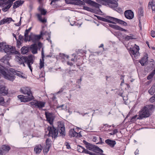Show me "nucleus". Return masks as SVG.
Instances as JSON below:
<instances>
[{
    "mask_svg": "<svg viewBox=\"0 0 155 155\" xmlns=\"http://www.w3.org/2000/svg\"><path fill=\"white\" fill-rule=\"evenodd\" d=\"M47 130L49 131L48 136L49 137H51L52 138L55 139L60 136L64 137L66 135L64 125L61 122L59 123L57 129H56L52 125V127L48 126Z\"/></svg>",
    "mask_w": 155,
    "mask_h": 155,
    "instance_id": "f257e3e1",
    "label": "nucleus"
},
{
    "mask_svg": "<svg viewBox=\"0 0 155 155\" xmlns=\"http://www.w3.org/2000/svg\"><path fill=\"white\" fill-rule=\"evenodd\" d=\"M20 92L25 94H27V96H24L20 95L18 97L21 102H26L29 101L34 98L32 95L30 89L29 87H23L20 89Z\"/></svg>",
    "mask_w": 155,
    "mask_h": 155,
    "instance_id": "f03ea898",
    "label": "nucleus"
},
{
    "mask_svg": "<svg viewBox=\"0 0 155 155\" xmlns=\"http://www.w3.org/2000/svg\"><path fill=\"white\" fill-rule=\"evenodd\" d=\"M16 60L21 64H23L25 66L24 62L26 63L31 72L32 71V68L31 66L32 64H33L34 60L32 58L31 55L28 56V58L26 56H17L16 57Z\"/></svg>",
    "mask_w": 155,
    "mask_h": 155,
    "instance_id": "7ed1b4c3",
    "label": "nucleus"
},
{
    "mask_svg": "<svg viewBox=\"0 0 155 155\" xmlns=\"http://www.w3.org/2000/svg\"><path fill=\"white\" fill-rule=\"evenodd\" d=\"M136 45L135 48H131L127 49L128 52L131 56L133 60L137 59V56L140 55V53L139 52L140 49L139 46L135 45Z\"/></svg>",
    "mask_w": 155,
    "mask_h": 155,
    "instance_id": "20e7f679",
    "label": "nucleus"
},
{
    "mask_svg": "<svg viewBox=\"0 0 155 155\" xmlns=\"http://www.w3.org/2000/svg\"><path fill=\"white\" fill-rule=\"evenodd\" d=\"M137 119H142L143 118L149 117L150 115L149 110L147 107L144 106L141 110Z\"/></svg>",
    "mask_w": 155,
    "mask_h": 155,
    "instance_id": "39448f33",
    "label": "nucleus"
},
{
    "mask_svg": "<svg viewBox=\"0 0 155 155\" xmlns=\"http://www.w3.org/2000/svg\"><path fill=\"white\" fill-rule=\"evenodd\" d=\"M46 31L44 32L41 31L40 35H30L29 37V41H32L33 42L35 43L39 41L42 36L44 35H46Z\"/></svg>",
    "mask_w": 155,
    "mask_h": 155,
    "instance_id": "423d86ee",
    "label": "nucleus"
},
{
    "mask_svg": "<svg viewBox=\"0 0 155 155\" xmlns=\"http://www.w3.org/2000/svg\"><path fill=\"white\" fill-rule=\"evenodd\" d=\"M86 147L87 149L89 150L95 152L97 153H99V155H100V153H103V150L100 148L90 143H89V144L86 146Z\"/></svg>",
    "mask_w": 155,
    "mask_h": 155,
    "instance_id": "0eeeda50",
    "label": "nucleus"
},
{
    "mask_svg": "<svg viewBox=\"0 0 155 155\" xmlns=\"http://www.w3.org/2000/svg\"><path fill=\"white\" fill-rule=\"evenodd\" d=\"M2 75L5 78L11 81H13L15 78V76L10 71V68L8 71L3 72Z\"/></svg>",
    "mask_w": 155,
    "mask_h": 155,
    "instance_id": "6e6552de",
    "label": "nucleus"
},
{
    "mask_svg": "<svg viewBox=\"0 0 155 155\" xmlns=\"http://www.w3.org/2000/svg\"><path fill=\"white\" fill-rule=\"evenodd\" d=\"M65 2L68 4L76 5H85V4L81 0H65Z\"/></svg>",
    "mask_w": 155,
    "mask_h": 155,
    "instance_id": "1a4fd4ad",
    "label": "nucleus"
},
{
    "mask_svg": "<svg viewBox=\"0 0 155 155\" xmlns=\"http://www.w3.org/2000/svg\"><path fill=\"white\" fill-rule=\"evenodd\" d=\"M68 135L71 137H76L77 138L81 137H82L80 133L76 132L73 129H71L69 130Z\"/></svg>",
    "mask_w": 155,
    "mask_h": 155,
    "instance_id": "9d476101",
    "label": "nucleus"
},
{
    "mask_svg": "<svg viewBox=\"0 0 155 155\" xmlns=\"http://www.w3.org/2000/svg\"><path fill=\"white\" fill-rule=\"evenodd\" d=\"M10 58V57L9 55H6L1 59L0 61L5 64L7 67H8L10 66V64L9 62Z\"/></svg>",
    "mask_w": 155,
    "mask_h": 155,
    "instance_id": "9b49d317",
    "label": "nucleus"
},
{
    "mask_svg": "<svg viewBox=\"0 0 155 155\" xmlns=\"http://www.w3.org/2000/svg\"><path fill=\"white\" fill-rule=\"evenodd\" d=\"M47 120L50 124L52 125L53 119L52 117V114L51 113L48 112H45V114Z\"/></svg>",
    "mask_w": 155,
    "mask_h": 155,
    "instance_id": "f8f14e48",
    "label": "nucleus"
},
{
    "mask_svg": "<svg viewBox=\"0 0 155 155\" xmlns=\"http://www.w3.org/2000/svg\"><path fill=\"white\" fill-rule=\"evenodd\" d=\"M148 54L146 53L142 58L140 60H139V62H140L142 66H144L147 64L148 63Z\"/></svg>",
    "mask_w": 155,
    "mask_h": 155,
    "instance_id": "ddd939ff",
    "label": "nucleus"
},
{
    "mask_svg": "<svg viewBox=\"0 0 155 155\" xmlns=\"http://www.w3.org/2000/svg\"><path fill=\"white\" fill-rule=\"evenodd\" d=\"M106 18H107L108 19H110V20H112L113 22H114L115 23V22H116L119 24L123 25H124V24L125 23H126L125 21L121 20L114 17H111L109 16H107L106 17Z\"/></svg>",
    "mask_w": 155,
    "mask_h": 155,
    "instance_id": "4468645a",
    "label": "nucleus"
},
{
    "mask_svg": "<svg viewBox=\"0 0 155 155\" xmlns=\"http://www.w3.org/2000/svg\"><path fill=\"white\" fill-rule=\"evenodd\" d=\"M29 48L30 51H31L33 54H35L37 53L38 48L36 44L34 43L29 46Z\"/></svg>",
    "mask_w": 155,
    "mask_h": 155,
    "instance_id": "2eb2a0df",
    "label": "nucleus"
},
{
    "mask_svg": "<svg viewBox=\"0 0 155 155\" xmlns=\"http://www.w3.org/2000/svg\"><path fill=\"white\" fill-rule=\"evenodd\" d=\"M41 58L42 59H40V66L39 68L40 69L42 68L44 66V58H45V55L44 54L43 48H42L41 50Z\"/></svg>",
    "mask_w": 155,
    "mask_h": 155,
    "instance_id": "dca6fc26",
    "label": "nucleus"
},
{
    "mask_svg": "<svg viewBox=\"0 0 155 155\" xmlns=\"http://www.w3.org/2000/svg\"><path fill=\"white\" fill-rule=\"evenodd\" d=\"M10 71L13 74H14V75H17L19 77L22 78H25V77L23 76L22 75V74L23 73H20V72L15 70V69L11 68H10Z\"/></svg>",
    "mask_w": 155,
    "mask_h": 155,
    "instance_id": "f3484780",
    "label": "nucleus"
},
{
    "mask_svg": "<svg viewBox=\"0 0 155 155\" xmlns=\"http://www.w3.org/2000/svg\"><path fill=\"white\" fill-rule=\"evenodd\" d=\"M134 17V12L131 10H127V19H131Z\"/></svg>",
    "mask_w": 155,
    "mask_h": 155,
    "instance_id": "a211bd4d",
    "label": "nucleus"
},
{
    "mask_svg": "<svg viewBox=\"0 0 155 155\" xmlns=\"http://www.w3.org/2000/svg\"><path fill=\"white\" fill-rule=\"evenodd\" d=\"M105 142L108 145L111 147H113L116 144V141L114 140H111L108 139L105 140Z\"/></svg>",
    "mask_w": 155,
    "mask_h": 155,
    "instance_id": "6ab92c4d",
    "label": "nucleus"
},
{
    "mask_svg": "<svg viewBox=\"0 0 155 155\" xmlns=\"http://www.w3.org/2000/svg\"><path fill=\"white\" fill-rule=\"evenodd\" d=\"M10 149V147L6 145H3L2 148L0 149L2 150V151L4 153H8Z\"/></svg>",
    "mask_w": 155,
    "mask_h": 155,
    "instance_id": "aec40b11",
    "label": "nucleus"
},
{
    "mask_svg": "<svg viewBox=\"0 0 155 155\" xmlns=\"http://www.w3.org/2000/svg\"><path fill=\"white\" fill-rule=\"evenodd\" d=\"M24 1H21V0H18L15 2L13 5V8L14 9H15L18 7H19L20 5H22Z\"/></svg>",
    "mask_w": 155,
    "mask_h": 155,
    "instance_id": "412c9836",
    "label": "nucleus"
},
{
    "mask_svg": "<svg viewBox=\"0 0 155 155\" xmlns=\"http://www.w3.org/2000/svg\"><path fill=\"white\" fill-rule=\"evenodd\" d=\"M8 94V91L5 89V86L0 87V95H5Z\"/></svg>",
    "mask_w": 155,
    "mask_h": 155,
    "instance_id": "4be33fe9",
    "label": "nucleus"
},
{
    "mask_svg": "<svg viewBox=\"0 0 155 155\" xmlns=\"http://www.w3.org/2000/svg\"><path fill=\"white\" fill-rule=\"evenodd\" d=\"M43 149L41 145L39 144L35 146L34 148V151L36 154H39Z\"/></svg>",
    "mask_w": 155,
    "mask_h": 155,
    "instance_id": "5701e85b",
    "label": "nucleus"
},
{
    "mask_svg": "<svg viewBox=\"0 0 155 155\" xmlns=\"http://www.w3.org/2000/svg\"><path fill=\"white\" fill-rule=\"evenodd\" d=\"M21 50L22 54H26L30 51L29 46H23L21 48Z\"/></svg>",
    "mask_w": 155,
    "mask_h": 155,
    "instance_id": "b1692460",
    "label": "nucleus"
},
{
    "mask_svg": "<svg viewBox=\"0 0 155 155\" xmlns=\"http://www.w3.org/2000/svg\"><path fill=\"white\" fill-rule=\"evenodd\" d=\"M36 107L38 108H42L45 107V103L44 102H42L37 100Z\"/></svg>",
    "mask_w": 155,
    "mask_h": 155,
    "instance_id": "393cba45",
    "label": "nucleus"
},
{
    "mask_svg": "<svg viewBox=\"0 0 155 155\" xmlns=\"http://www.w3.org/2000/svg\"><path fill=\"white\" fill-rule=\"evenodd\" d=\"M154 64V61L153 59H151L149 61L147 66L149 70H152L153 68Z\"/></svg>",
    "mask_w": 155,
    "mask_h": 155,
    "instance_id": "a878e982",
    "label": "nucleus"
},
{
    "mask_svg": "<svg viewBox=\"0 0 155 155\" xmlns=\"http://www.w3.org/2000/svg\"><path fill=\"white\" fill-rule=\"evenodd\" d=\"M110 26L116 30L121 31H126V30L125 29H124L117 25H113L111 24L110 25Z\"/></svg>",
    "mask_w": 155,
    "mask_h": 155,
    "instance_id": "bb28decb",
    "label": "nucleus"
},
{
    "mask_svg": "<svg viewBox=\"0 0 155 155\" xmlns=\"http://www.w3.org/2000/svg\"><path fill=\"white\" fill-rule=\"evenodd\" d=\"M37 17H38V20L40 21H41V22H42L43 23H45L47 22V19L45 18L42 19V17L41 16V15H40V14H37Z\"/></svg>",
    "mask_w": 155,
    "mask_h": 155,
    "instance_id": "cd10ccee",
    "label": "nucleus"
},
{
    "mask_svg": "<svg viewBox=\"0 0 155 155\" xmlns=\"http://www.w3.org/2000/svg\"><path fill=\"white\" fill-rule=\"evenodd\" d=\"M137 37L132 34H130V35H127V40H130L136 39H137Z\"/></svg>",
    "mask_w": 155,
    "mask_h": 155,
    "instance_id": "c85d7f7f",
    "label": "nucleus"
},
{
    "mask_svg": "<svg viewBox=\"0 0 155 155\" xmlns=\"http://www.w3.org/2000/svg\"><path fill=\"white\" fill-rule=\"evenodd\" d=\"M38 10L40 12L41 15H45L47 13V11L44 9L39 7L38 8Z\"/></svg>",
    "mask_w": 155,
    "mask_h": 155,
    "instance_id": "c756f323",
    "label": "nucleus"
},
{
    "mask_svg": "<svg viewBox=\"0 0 155 155\" xmlns=\"http://www.w3.org/2000/svg\"><path fill=\"white\" fill-rule=\"evenodd\" d=\"M5 48L4 49L5 52H8L9 51H12V49L13 48V47L10 45H7L5 46Z\"/></svg>",
    "mask_w": 155,
    "mask_h": 155,
    "instance_id": "7c9ffc66",
    "label": "nucleus"
},
{
    "mask_svg": "<svg viewBox=\"0 0 155 155\" xmlns=\"http://www.w3.org/2000/svg\"><path fill=\"white\" fill-rule=\"evenodd\" d=\"M155 92V85H153L150 90H148L149 93L151 95H153Z\"/></svg>",
    "mask_w": 155,
    "mask_h": 155,
    "instance_id": "2f4dec72",
    "label": "nucleus"
},
{
    "mask_svg": "<svg viewBox=\"0 0 155 155\" xmlns=\"http://www.w3.org/2000/svg\"><path fill=\"white\" fill-rule=\"evenodd\" d=\"M50 147L49 146H45L44 147L43 151L45 154H47V153L49 151Z\"/></svg>",
    "mask_w": 155,
    "mask_h": 155,
    "instance_id": "473e14b6",
    "label": "nucleus"
},
{
    "mask_svg": "<svg viewBox=\"0 0 155 155\" xmlns=\"http://www.w3.org/2000/svg\"><path fill=\"white\" fill-rule=\"evenodd\" d=\"M137 115H135L134 116H133L131 118V119L130 120V122L132 123H134V122L136 121L138 119H137Z\"/></svg>",
    "mask_w": 155,
    "mask_h": 155,
    "instance_id": "72a5a7b5",
    "label": "nucleus"
},
{
    "mask_svg": "<svg viewBox=\"0 0 155 155\" xmlns=\"http://www.w3.org/2000/svg\"><path fill=\"white\" fill-rule=\"evenodd\" d=\"M51 140L49 138H47L45 141V146H49V147H51Z\"/></svg>",
    "mask_w": 155,
    "mask_h": 155,
    "instance_id": "f704fd0d",
    "label": "nucleus"
},
{
    "mask_svg": "<svg viewBox=\"0 0 155 155\" xmlns=\"http://www.w3.org/2000/svg\"><path fill=\"white\" fill-rule=\"evenodd\" d=\"M148 5H149L150 6H151L152 9L153 11H155V5L153 2V0L150 2L149 3Z\"/></svg>",
    "mask_w": 155,
    "mask_h": 155,
    "instance_id": "c9c22d12",
    "label": "nucleus"
},
{
    "mask_svg": "<svg viewBox=\"0 0 155 155\" xmlns=\"http://www.w3.org/2000/svg\"><path fill=\"white\" fill-rule=\"evenodd\" d=\"M102 21L107 22L108 23H112L113 24H115L114 22H113L112 20L109 19L107 18H103Z\"/></svg>",
    "mask_w": 155,
    "mask_h": 155,
    "instance_id": "e433bc0d",
    "label": "nucleus"
},
{
    "mask_svg": "<svg viewBox=\"0 0 155 155\" xmlns=\"http://www.w3.org/2000/svg\"><path fill=\"white\" fill-rule=\"evenodd\" d=\"M91 5L96 8H99V6L101 5L93 1H92Z\"/></svg>",
    "mask_w": 155,
    "mask_h": 155,
    "instance_id": "4c0bfd02",
    "label": "nucleus"
},
{
    "mask_svg": "<svg viewBox=\"0 0 155 155\" xmlns=\"http://www.w3.org/2000/svg\"><path fill=\"white\" fill-rule=\"evenodd\" d=\"M84 148L81 146L78 145L77 147V150L79 152L83 153Z\"/></svg>",
    "mask_w": 155,
    "mask_h": 155,
    "instance_id": "58836bf2",
    "label": "nucleus"
},
{
    "mask_svg": "<svg viewBox=\"0 0 155 155\" xmlns=\"http://www.w3.org/2000/svg\"><path fill=\"white\" fill-rule=\"evenodd\" d=\"M5 19L6 20V23L8 24L10 23L12 21L13 22L15 21L12 19V18L11 17L7 18H5Z\"/></svg>",
    "mask_w": 155,
    "mask_h": 155,
    "instance_id": "ea45409f",
    "label": "nucleus"
},
{
    "mask_svg": "<svg viewBox=\"0 0 155 155\" xmlns=\"http://www.w3.org/2000/svg\"><path fill=\"white\" fill-rule=\"evenodd\" d=\"M147 108L149 110V111L152 110L154 109L155 106L153 105H149L147 106Z\"/></svg>",
    "mask_w": 155,
    "mask_h": 155,
    "instance_id": "a19ab883",
    "label": "nucleus"
},
{
    "mask_svg": "<svg viewBox=\"0 0 155 155\" xmlns=\"http://www.w3.org/2000/svg\"><path fill=\"white\" fill-rule=\"evenodd\" d=\"M83 9L84 10H86L87 11H89L90 12H92L93 9L90 7L84 6H83Z\"/></svg>",
    "mask_w": 155,
    "mask_h": 155,
    "instance_id": "79ce46f5",
    "label": "nucleus"
},
{
    "mask_svg": "<svg viewBox=\"0 0 155 155\" xmlns=\"http://www.w3.org/2000/svg\"><path fill=\"white\" fill-rule=\"evenodd\" d=\"M4 67L0 64V73L2 75L3 74V72H5Z\"/></svg>",
    "mask_w": 155,
    "mask_h": 155,
    "instance_id": "37998d69",
    "label": "nucleus"
},
{
    "mask_svg": "<svg viewBox=\"0 0 155 155\" xmlns=\"http://www.w3.org/2000/svg\"><path fill=\"white\" fill-rule=\"evenodd\" d=\"M138 14L139 15L142 16L143 15V11L142 9L140 8L138 10Z\"/></svg>",
    "mask_w": 155,
    "mask_h": 155,
    "instance_id": "c03bdc74",
    "label": "nucleus"
},
{
    "mask_svg": "<svg viewBox=\"0 0 155 155\" xmlns=\"http://www.w3.org/2000/svg\"><path fill=\"white\" fill-rule=\"evenodd\" d=\"M83 2H83H84L85 4V3H87V4H88L90 5H91L92 2V1L91 0H83Z\"/></svg>",
    "mask_w": 155,
    "mask_h": 155,
    "instance_id": "a18cd8bd",
    "label": "nucleus"
},
{
    "mask_svg": "<svg viewBox=\"0 0 155 155\" xmlns=\"http://www.w3.org/2000/svg\"><path fill=\"white\" fill-rule=\"evenodd\" d=\"M46 35H47L48 36V37L46 39L49 41H50L51 42V40H50L51 33L48 32L47 31Z\"/></svg>",
    "mask_w": 155,
    "mask_h": 155,
    "instance_id": "49530a36",
    "label": "nucleus"
},
{
    "mask_svg": "<svg viewBox=\"0 0 155 155\" xmlns=\"http://www.w3.org/2000/svg\"><path fill=\"white\" fill-rule=\"evenodd\" d=\"M4 99L3 97H0V104L1 105H3L4 104Z\"/></svg>",
    "mask_w": 155,
    "mask_h": 155,
    "instance_id": "de8ad7c7",
    "label": "nucleus"
},
{
    "mask_svg": "<svg viewBox=\"0 0 155 155\" xmlns=\"http://www.w3.org/2000/svg\"><path fill=\"white\" fill-rule=\"evenodd\" d=\"M123 39H122V42L123 43V44L125 45V46L126 47V45L125 44V41L126 40V36H123L122 37H121Z\"/></svg>",
    "mask_w": 155,
    "mask_h": 155,
    "instance_id": "09e8293b",
    "label": "nucleus"
},
{
    "mask_svg": "<svg viewBox=\"0 0 155 155\" xmlns=\"http://www.w3.org/2000/svg\"><path fill=\"white\" fill-rule=\"evenodd\" d=\"M6 23V20L4 18L0 21V25H4Z\"/></svg>",
    "mask_w": 155,
    "mask_h": 155,
    "instance_id": "8fccbe9b",
    "label": "nucleus"
},
{
    "mask_svg": "<svg viewBox=\"0 0 155 155\" xmlns=\"http://www.w3.org/2000/svg\"><path fill=\"white\" fill-rule=\"evenodd\" d=\"M150 101L151 102H153L155 101V94L153 96L150 98Z\"/></svg>",
    "mask_w": 155,
    "mask_h": 155,
    "instance_id": "3c124183",
    "label": "nucleus"
},
{
    "mask_svg": "<svg viewBox=\"0 0 155 155\" xmlns=\"http://www.w3.org/2000/svg\"><path fill=\"white\" fill-rule=\"evenodd\" d=\"M8 4V5L5 7V8L6 9V10L8 9L11 7L12 3L10 2Z\"/></svg>",
    "mask_w": 155,
    "mask_h": 155,
    "instance_id": "603ef678",
    "label": "nucleus"
},
{
    "mask_svg": "<svg viewBox=\"0 0 155 155\" xmlns=\"http://www.w3.org/2000/svg\"><path fill=\"white\" fill-rule=\"evenodd\" d=\"M38 49L39 50H40L41 48L42 47V44L41 42H39L37 45Z\"/></svg>",
    "mask_w": 155,
    "mask_h": 155,
    "instance_id": "864d4df0",
    "label": "nucleus"
},
{
    "mask_svg": "<svg viewBox=\"0 0 155 155\" xmlns=\"http://www.w3.org/2000/svg\"><path fill=\"white\" fill-rule=\"evenodd\" d=\"M21 42L20 41L17 40V47L18 48H19L20 46L21 45Z\"/></svg>",
    "mask_w": 155,
    "mask_h": 155,
    "instance_id": "5fc2aeb1",
    "label": "nucleus"
},
{
    "mask_svg": "<svg viewBox=\"0 0 155 155\" xmlns=\"http://www.w3.org/2000/svg\"><path fill=\"white\" fill-rule=\"evenodd\" d=\"M37 100H34V101L30 102V104L31 105H35L36 107V104Z\"/></svg>",
    "mask_w": 155,
    "mask_h": 155,
    "instance_id": "6e6d98bb",
    "label": "nucleus"
},
{
    "mask_svg": "<svg viewBox=\"0 0 155 155\" xmlns=\"http://www.w3.org/2000/svg\"><path fill=\"white\" fill-rule=\"evenodd\" d=\"M151 36L153 37H155V31L153 30L151 31Z\"/></svg>",
    "mask_w": 155,
    "mask_h": 155,
    "instance_id": "4d7b16f0",
    "label": "nucleus"
},
{
    "mask_svg": "<svg viewBox=\"0 0 155 155\" xmlns=\"http://www.w3.org/2000/svg\"><path fill=\"white\" fill-rule=\"evenodd\" d=\"M65 88L64 87L61 88L60 89V90L59 91L57 92V93L58 94H59L60 93L62 92L64 90Z\"/></svg>",
    "mask_w": 155,
    "mask_h": 155,
    "instance_id": "13d9d810",
    "label": "nucleus"
},
{
    "mask_svg": "<svg viewBox=\"0 0 155 155\" xmlns=\"http://www.w3.org/2000/svg\"><path fill=\"white\" fill-rule=\"evenodd\" d=\"M99 139L100 140V141L99 142L97 143L96 144H102L104 143L102 141V138L101 137H99Z\"/></svg>",
    "mask_w": 155,
    "mask_h": 155,
    "instance_id": "bf43d9fd",
    "label": "nucleus"
},
{
    "mask_svg": "<svg viewBox=\"0 0 155 155\" xmlns=\"http://www.w3.org/2000/svg\"><path fill=\"white\" fill-rule=\"evenodd\" d=\"M4 45L3 43H0V51H1L2 49L3 48Z\"/></svg>",
    "mask_w": 155,
    "mask_h": 155,
    "instance_id": "052dcab7",
    "label": "nucleus"
},
{
    "mask_svg": "<svg viewBox=\"0 0 155 155\" xmlns=\"http://www.w3.org/2000/svg\"><path fill=\"white\" fill-rule=\"evenodd\" d=\"M8 0H0V6L2 5L4 2Z\"/></svg>",
    "mask_w": 155,
    "mask_h": 155,
    "instance_id": "680f3d73",
    "label": "nucleus"
},
{
    "mask_svg": "<svg viewBox=\"0 0 155 155\" xmlns=\"http://www.w3.org/2000/svg\"><path fill=\"white\" fill-rule=\"evenodd\" d=\"M32 28V27H31L28 29H26L25 32H26V34H28L29 32L30 31Z\"/></svg>",
    "mask_w": 155,
    "mask_h": 155,
    "instance_id": "e2e57ef3",
    "label": "nucleus"
},
{
    "mask_svg": "<svg viewBox=\"0 0 155 155\" xmlns=\"http://www.w3.org/2000/svg\"><path fill=\"white\" fill-rule=\"evenodd\" d=\"M15 0H8L7 2H5V4H8V3H9L10 2H11L12 3L13 2L15 1Z\"/></svg>",
    "mask_w": 155,
    "mask_h": 155,
    "instance_id": "0e129e2a",
    "label": "nucleus"
},
{
    "mask_svg": "<svg viewBox=\"0 0 155 155\" xmlns=\"http://www.w3.org/2000/svg\"><path fill=\"white\" fill-rule=\"evenodd\" d=\"M120 95L121 96L123 97V99L124 101V103L126 104V101H125V99L124 98V97H125V96H123V93H121L120 94Z\"/></svg>",
    "mask_w": 155,
    "mask_h": 155,
    "instance_id": "69168bd1",
    "label": "nucleus"
},
{
    "mask_svg": "<svg viewBox=\"0 0 155 155\" xmlns=\"http://www.w3.org/2000/svg\"><path fill=\"white\" fill-rule=\"evenodd\" d=\"M24 38L23 36L21 35L19 36V39L20 40H22Z\"/></svg>",
    "mask_w": 155,
    "mask_h": 155,
    "instance_id": "338daca9",
    "label": "nucleus"
},
{
    "mask_svg": "<svg viewBox=\"0 0 155 155\" xmlns=\"http://www.w3.org/2000/svg\"><path fill=\"white\" fill-rule=\"evenodd\" d=\"M96 17L98 19V20L102 21L103 17H102L98 16H96Z\"/></svg>",
    "mask_w": 155,
    "mask_h": 155,
    "instance_id": "774afa93",
    "label": "nucleus"
}]
</instances>
